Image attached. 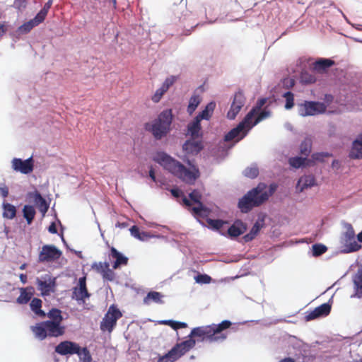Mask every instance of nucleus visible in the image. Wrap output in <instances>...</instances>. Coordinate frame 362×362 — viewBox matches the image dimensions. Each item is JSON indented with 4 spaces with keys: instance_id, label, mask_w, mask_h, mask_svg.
Here are the masks:
<instances>
[{
    "instance_id": "nucleus-35",
    "label": "nucleus",
    "mask_w": 362,
    "mask_h": 362,
    "mask_svg": "<svg viewBox=\"0 0 362 362\" xmlns=\"http://www.w3.org/2000/svg\"><path fill=\"white\" fill-rule=\"evenodd\" d=\"M262 227V224H260L259 222H256L251 228L250 231L247 234L244 235L243 239L245 240V241L250 242L259 233Z\"/></svg>"
},
{
    "instance_id": "nucleus-22",
    "label": "nucleus",
    "mask_w": 362,
    "mask_h": 362,
    "mask_svg": "<svg viewBox=\"0 0 362 362\" xmlns=\"http://www.w3.org/2000/svg\"><path fill=\"white\" fill-rule=\"evenodd\" d=\"M110 256L113 259H115V261L112 264V268L115 269H118L121 266H126L128 264V257L124 256L114 247H112L110 249Z\"/></svg>"
},
{
    "instance_id": "nucleus-40",
    "label": "nucleus",
    "mask_w": 362,
    "mask_h": 362,
    "mask_svg": "<svg viewBox=\"0 0 362 362\" xmlns=\"http://www.w3.org/2000/svg\"><path fill=\"white\" fill-rule=\"evenodd\" d=\"M52 322H57L58 323H62L63 320V317L62 315V311L57 308L51 309L47 314H46Z\"/></svg>"
},
{
    "instance_id": "nucleus-56",
    "label": "nucleus",
    "mask_w": 362,
    "mask_h": 362,
    "mask_svg": "<svg viewBox=\"0 0 362 362\" xmlns=\"http://www.w3.org/2000/svg\"><path fill=\"white\" fill-rule=\"evenodd\" d=\"M0 194L4 198H6L8 197V188L5 184L0 185Z\"/></svg>"
},
{
    "instance_id": "nucleus-6",
    "label": "nucleus",
    "mask_w": 362,
    "mask_h": 362,
    "mask_svg": "<svg viewBox=\"0 0 362 362\" xmlns=\"http://www.w3.org/2000/svg\"><path fill=\"white\" fill-rule=\"evenodd\" d=\"M196 341L192 338L175 344L167 354L160 356L157 362H174L194 347Z\"/></svg>"
},
{
    "instance_id": "nucleus-49",
    "label": "nucleus",
    "mask_w": 362,
    "mask_h": 362,
    "mask_svg": "<svg viewBox=\"0 0 362 362\" xmlns=\"http://www.w3.org/2000/svg\"><path fill=\"white\" fill-rule=\"evenodd\" d=\"M327 247L322 244H315L313 245V254L317 257L324 254L327 251Z\"/></svg>"
},
{
    "instance_id": "nucleus-11",
    "label": "nucleus",
    "mask_w": 362,
    "mask_h": 362,
    "mask_svg": "<svg viewBox=\"0 0 362 362\" xmlns=\"http://www.w3.org/2000/svg\"><path fill=\"white\" fill-rule=\"evenodd\" d=\"M327 106L320 102L305 101L299 107V114L303 117L311 116L324 113Z\"/></svg>"
},
{
    "instance_id": "nucleus-34",
    "label": "nucleus",
    "mask_w": 362,
    "mask_h": 362,
    "mask_svg": "<svg viewBox=\"0 0 362 362\" xmlns=\"http://www.w3.org/2000/svg\"><path fill=\"white\" fill-rule=\"evenodd\" d=\"M3 209V216L4 218L12 219L16 216V209L13 205L8 203H4Z\"/></svg>"
},
{
    "instance_id": "nucleus-33",
    "label": "nucleus",
    "mask_w": 362,
    "mask_h": 362,
    "mask_svg": "<svg viewBox=\"0 0 362 362\" xmlns=\"http://www.w3.org/2000/svg\"><path fill=\"white\" fill-rule=\"evenodd\" d=\"M162 298L163 295L157 291H150L144 298V303L146 305H149L152 302L156 303H162Z\"/></svg>"
},
{
    "instance_id": "nucleus-42",
    "label": "nucleus",
    "mask_w": 362,
    "mask_h": 362,
    "mask_svg": "<svg viewBox=\"0 0 362 362\" xmlns=\"http://www.w3.org/2000/svg\"><path fill=\"white\" fill-rule=\"evenodd\" d=\"M243 174L245 177L254 179L259 175V169L257 166H251L245 169Z\"/></svg>"
},
{
    "instance_id": "nucleus-7",
    "label": "nucleus",
    "mask_w": 362,
    "mask_h": 362,
    "mask_svg": "<svg viewBox=\"0 0 362 362\" xmlns=\"http://www.w3.org/2000/svg\"><path fill=\"white\" fill-rule=\"evenodd\" d=\"M122 317V313L117 307L111 305L100 322V328L103 332L111 333L117 325V320Z\"/></svg>"
},
{
    "instance_id": "nucleus-54",
    "label": "nucleus",
    "mask_w": 362,
    "mask_h": 362,
    "mask_svg": "<svg viewBox=\"0 0 362 362\" xmlns=\"http://www.w3.org/2000/svg\"><path fill=\"white\" fill-rule=\"evenodd\" d=\"M105 265H109L107 262H99L93 265V268L98 272L102 274L105 271Z\"/></svg>"
},
{
    "instance_id": "nucleus-60",
    "label": "nucleus",
    "mask_w": 362,
    "mask_h": 362,
    "mask_svg": "<svg viewBox=\"0 0 362 362\" xmlns=\"http://www.w3.org/2000/svg\"><path fill=\"white\" fill-rule=\"evenodd\" d=\"M182 202L186 206L191 207L192 206L191 202L185 196L183 197Z\"/></svg>"
},
{
    "instance_id": "nucleus-23",
    "label": "nucleus",
    "mask_w": 362,
    "mask_h": 362,
    "mask_svg": "<svg viewBox=\"0 0 362 362\" xmlns=\"http://www.w3.org/2000/svg\"><path fill=\"white\" fill-rule=\"evenodd\" d=\"M246 230V226L241 221H236L228 229V234L231 238H236L243 234Z\"/></svg>"
},
{
    "instance_id": "nucleus-20",
    "label": "nucleus",
    "mask_w": 362,
    "mask_h": 362,
    "mask_svg": "<svg viewBox=\"0 0 362 362\" xmlns=\"http://www.w3.org/2000/svg\"><path fill=\"white\" fill-rule=\"evenodd\" d=\"M28 197L33 200L42 215H45L47 213L49 209V205L38 191L35 190L34 192H29L28 194Z\"/></svg>"
},
{
    "instance_id": "nucleus-37",
    "label": "nucleus",
    "mask_w": 362,
    "mask_h": 362,
    "mask_svg": "<svg viewBox=\"0 0 362 362\" xmlns=\"http://www.w3.org/2000/svg\"><path fill=\"white\" fill-rule=\"evenodd\" d=\"M23 216L28 224H30L35 216V210L33 206L25 205L23 209Z\"/></svg>"
},
{
    "instance_id": "nucleus-43",
    "label": "nucleus",
    "mask_w": 362,
    "mask_h": 362,
    "mask_svg": "<svg viewBox=\"0 0 362 362\" xmlns=\"http://www.w3.org/2000/svg\"><path fill=\"white\" fill-rule=\"evenodd\" d=\"M130 233L132 236L134 238L144 240L146 237H147V235L145 232H140L139 228L136 226H133L130 229Z\"/></svg>"
},
{
    "instance_id": "nucleus-2",
    "label": "nucleus",
    "mask_w": 362,
    "mask_h": 362,
    "mask_svg": "<svg viewBox=\"0 0 362 362\" xmlns=\"http://www.w3.org/2000/svg\"><path fill=\"white\" fill-rule=\"evenodd\" d=\"M276 185H270L269 190L264 183H259L257 186L245 194L238 202V207L243 213H247L254 207L259 206L265 202L275 192Z\"/></svg>"
},
{
    "instance_id": "nucleus-51",
    "label": "nucleus",
    "mask_w": 362,
    "mask_h": 362,
    "mask_svg": "<svg viewBox=\"0 0 362 362\" xmlns=\"http://www.w3.org/2000/svg\"><path fill=\"white\" fill-rule=\"evenodd\" d=\"M27 0H15L13 4V7L18 11H23L27 6Z\"/></svg>"
},
{
    "instance_id": "nucleus-4",
    "label": "nucleus",
    "mask_w": 362,
    "mask_h": 362,
    "mask_svg": "<svg viewBox=\"0 0 362 362\" xmlns=\"http://www.w3.org/2000/svg\"><path fill=\"white\" fill-rule=\"evenodd\" d=\"M173 113L170 109L162 111L157 118L145 124V129L151 132L156 140L165 137L171 129Z\"/></svg>"
},
{
    "instance_id": "nucleus-39",
    "label": "nucleus",
    "mask_w": 362,
    "mask_h": 362,
    "mask_svg": "<svg viewBox=\"0 0 362 362\" xmlns=\"http://www.w3.org/2000/svg\"><path fill=\"white\" fill-rule=\"evenodd\" d=\"M201 100V98L198 95H193L190 98L189 105L187 106V112L189 115H192L195 111L198 105L200 104Z\"/></svg>"
},
{
    "instance_id": "nucleus-58",
    "label": "nucleus",
    "mask_w": 362,
    "mask_h": 362,
    "mask_svg": "<svg viewBox=\"0 0 362 362\" xmlns=\"http://www.w3.org/2000/svg\"><path fill=\"white\" fill-rule=\"evenodd\" d=\"M170 192L173 197L177 198L180 197L181 194H182V192L178 189H172L170 190Z\"/></svg>"
},
{
    "instance_id": "nucleus-28",
    "label": "nucleus",
    "mask_w": 362,
    "mask_h": 362,
    "mask_svg": "<svg viewBox=\"0 0 362 362\" xmlns=\"http://www.w3.org/2000/svg\"><path fill=\"white\" fill-rule=\"evenodd\" d=\"M353 281L355 290L354 296L362 298V267L358 269L354 276Z\"/></svg>"
},
{
    "instance_id": "nucleus-10",
    "label": "nucleus",
    "mask_w": 362,
    "mask_h": 362,
    "mask_svg": "<svg viewBox=\"0 0 362 362\" xmlns=\"http://www.w3.org/2000/svg\"><path fill=\"white\" fill-rule=\"evenodd\" d=\"M62 252L54 245H45L38 255L39 262H53L58 260Z\"/></svg>"
},
{
    "instance_id": "nucleus-61",
    "label": "nucleus",
    "mask_w": 362,
    "mask_h": 362,
    "mask_svg": "<svg viewBox=\"0 0 362 362\" xmlns=\"http://www.w3.org/2000/svg\"><path fill=\"white\" fill-rule=\"evenodd\" d=\"M19 278H20V280L23 283V284H25L27 282V279H28V277H27V275L25 274H21L19 275Z\"/></svg>"
},
{
    "instance_id": "nucleus-32",
    "label": "nucleus",
    "mask_w": 362,
    "mask_h": 362,
    "mask_svg": "<svg viewBox=\"0 0 362 362\" xmlns=\"http://www.w3.org/2000/svg\"><path fill=\"white\" fill-rule=\"evenodd\" d=\"M42 303V302L40 298H34L31 300L30 306L31 310L35 313V315H38L40 317H45L46 313L41 309Z\"/></svg>"
},
{
    "instance_id": "nucleus-50",
    "label": "nucleus",
    "mask_w": 362,
    "mask_h": 362,
    "mask_svg": "<svg viewBox=\"0 0 362 362\" xmlns=\"http://www.w3.org/2000/svg\"><path fill=\"white\" fill-rule=\"evenodd\" d=\"M78 356L83 362H90L92 361V356L86 347L81 348V354Z\"/></svg>"
},
{
    "instance_id": "nucleus-53",
    "label": "nucleus",
    "mask_w": 362,
    "mask_h": 362,
    "mask_svg": "<svg viewBox=\"0 0 362 362\" xmlns=\"http://www.w3.org/2000/svg\"><path fill=\"white\" fill-rule=\"evenodd\" d=\"M194 279L199 284H209L211 281V276L207 274H198Z\"/></svg>"
},
{
    "instance_id": "nucleus-26",
    "label": "nucleus",
    "mask_w": 362,
    "mask_h": 362,
    "mask_svg": "<svg viewBox=\"0 0 362 362\" xmlns=\"http://www.w3.org/2000/svg\"><path fill=\"white\" fill-rule=\"evenodd\" d=\"M334 64V62L332 59H320L313 64V69L318 73H323Z\"/></svg>"
},
{
    "instance_id": "nucleus-63",
    "label": "nucleus",
    "mask_w": 362,
    "mask_h": 362,
    "mask_svg": "<svg viewBox=\"0 0 362 362\" xmlns=\"http://www.w3.org/2000/svg\"><path fill=\"white\" fill-rule=\"evenodd\" d=\"M149 176L152 179L153 181L156 182L155 171H154L153 168H152L149 170Z\"/></svg>"
},
{
    "instance_id": "nucleus-1",
    "label": "nucleus",
    "mask_w": 362,
    "mask_h": 362,
    "mask_svg": "<svg viewBox=\"0 0 362 362\" xmlns=\"http://www.w3.org/2000/svg\"><path fill=\"white\" fill-rule=\"evenodd\" d=\"M153 160L175 177L187 184H194L200 176L198 168L192 165L189 160H187V163L191 166V168L187 169L180 161L165 152H158L154 156Z\"/></svg>"
},
{
    "instance_id": "nucleus-46",
    "label": "nucleus",
    "mask_w": 362,
    "mask_h": 362,
    "mask_svg": "<svg viewBox=\"0 0 362 362\" xmlns=\"http://www.w3.org/2000/svg\"><path fill=\"white\" fill-rule=\"evenodd\" d=\"M283 96L286 98L285 108L287 110L291 109L294 106L293 93L288 91L285 93Z\"/></svg>"
},
{
    "instance_id": "nucleus-16",
    "label": "nucleus",
    "mask_w": 362,
    "mask_h": 362,
    "mask_svg": "<svg viewBox=\"0 0 362 362\" xmlns=\"http://www.w3.org/2000/svg\"><path fill=\"white\" fill-rule=\"evenodd\" d=\"M245 103V98L240 91L235 93L230 106L227 113V117L230 119H234L237 115L240 112Z\"/></svg>"
},
{
    "instance_id": "nucleus-12",
    "label": "nucleus",
    "mask_w": 362,
    "mask_h": 362,
    "mask_svg": "<svg viewBox=\"0 0 362 362\" xmlns=\"http://www.w3.org/2000/svg\"><path fill=\"white\" fill-rule=\"evenodd\" d=\"M189 197L194 203L197 204V206H194L189 209V210L192 211V214L196 218H205L208 216L210 211L209 209L204 206L201 202L202 197V194L198 190L194 189L189 194Z\"/></svg>"
},
{
    "instance_id": "nucleus-57",
    "label": "nucleus",
    "mask_w": 362,
    "mask_h": 362,
    "mask_svg": "<svg viewBox=\"0 0 362 362\" xmlns=\"http://www.w3.org/2000/svg\"><path fill=\"white\" fill-rule=\"evenodd\" d=\"M48 231L50 233L54 234L57 233V226L54 222H52L48 228Z\"/></svg>"
},
{
    "instance_id": "nucleus-30",
    "label": "nucleus",
    "mask_w": 362,
    "mask_h": 362,
    "mask_svg": "<svg viewBox=\"0 0 362 362\" xmlns=\"http://www.w3.org/2000/svg\"><path fill=\"white\" fill-rule=\"evenodd\" d=\"M43 21L41 18H37V16L36 15L33 19L30 20L28 22H25L22 25L18 28V32L22 34H25L29 33L34 27L38 25Z\"/></svg>"
},
{
    "instance_id": "nucleus-41",
    "label": "nucleus",
    "mask_w": 362,
    "mask_h": 362,
    "mask_svg": "<svg viewBox=\"0 0 362 362\" xmlns=\"http://www.w3.org/2000/svg\"><path fill=\"white\" fill-rule=\"evenodd\" d=\"M312 148V139L310 138H305L300 144V151L303 156H308L311 152Z\"/></svg>"
},
{
    "instance_id": "nucleus-13",
    "label": "nucleus",
    "mask_w": 362,
    "mask_h": 362,
    "mask_svg": "<svg viewBox=\"0 0 362 362\" xmlns=\"http://www.w3.org/2000/svg\"><path fill=\"white\" fill-rule=\"evenodd\" d=\"M55 351L62 356L67 354H81V347L76 343L71 341H64L60 342L56 347Z\"/></svg>"
},
{
    "instance_id": "nucleus-55",
    "label": "nucleus",
    "mask_w": 362,
    "mask_h": 362,
    "mask_svg": "<svg viewBox=\"0 0 362 362\" xmlns=\"http://www.w3.org/2000/svg\"><path fill=\"white\" fill-rule=\"evenodd\" d=\"M269 116V112H267V111H262L259 115L257 116V117L256 118L253 125H255L257 124V123H259L260 121H262V119L268 117Z\"/></svg>"
},
{
    "instance_id": "nucleus-62",
    "label": "nucleus",
    "mask_w": 362,
    "mask_h": 362,
    "mask_svg": "<svg viewBox=\"0 0 362 362\" xmlns=\"http://www.w3.org/2000/svg\"><path fill=\"white\" fill-rule=\"evenodd\" d=\"M332 167L339 169L340 168V162L338 160H334L332 163Z\"/></svg>"
},
{
    "instance_id": "nucleus-59",
    "label": "nucleus",
    "mask_w": 362,
    "mask_h": 362,
    "mask_svg": "<svg viewBox=\"0 0 362 362\" xmlns=\"http://www.w3.org/2000/svg\"><path fill=\"white\" fill-rule=\"evenodd\" d=\"M7 31V25L6 23L0 24V36H2Z\"/></svg>"
},
{
    "instance_id": "nucleus-9",
    "label": "nucleus",
    "mask_w": 362,
    "mask_h": 362,
    "mask_svg": "<svg viewBox=\"0 0 362 362\" xmlns=\"http://www.w3.org/2000/svg\"><path fill=\"white\" fill-rule=\"evenodd\" d=\"M341 243L343 247V252L350 253L358 251L361 245L356 240L355 231L351 224H348L346 231L342 234Z\"/></svg>"
},
{
    "instance_id": "nucleus-38",
    "label": "nucleus",
    "mask_w": 362,
    "mask_h": 362,
    "mask_svg": "<svg viewBox=\"0 0 362 362\" xmlns=\"http://www.w3.org/2000/svg\"><path fill=\"white\" fill-rule=\"evenodd\" d=\"M300 82L303 84H312L315 83L316 76L308 71H303L300 76Z\"/></svg>"
},
{
    "instance_id": "nucleus-29",
    "label": "nucleus",
    "mask_w": 362,
    "mask_h": 362,
    "mask_svg": "<svg viewBox=\"0 0 362 362\" xmlns=\"http://www.w3.org/2000/svg\"><path fill=\"white\" fill-rule=\"evenodd\" d=\"M349 157L354 159L362 158V135L354 141Z\"/></svg>"
},
{
    "instance_id": "nucleus-52",
    "label": "nucleus",
    "mask_w": 362,
    "mask_h": 362,
    "mask_svg": "<svg viewBox=\"0 0 362 362\" xmlns=\"http://www.w3.org/2000/svg\"><path fill=\"white\" fill-rule=\"evenodd\" d=\"M332 155L327 152H319L315 153L312 155V158L313 160L316 161H323L325 158L330 157Z\"/></svg>"
},
{
    "instance_id": "nucleus-36",
    "label": "nucleus",
    "mask_w": 362,
    "mask_h": 362,
    "mask_svg": "<svg viewBox=\"0 0 362 362\" xmlns=\"http://www.w3.org/2000/svg\"><path fill=\"white\" fill-rule=\"evenodd\" d=\"M309 162H310V160L301 157H292L288 160L290 165L295 168H299L301 166L308 165Z\"/></svg>"
},
{
    "instance_id": "nucleus-47",
    "label": "nucleus",
    "mask_w": 362,
    "mask_h": 362,
    "mask_svg": "<svg viewBox=\"0 0 362 362\" xmlns=\"http://www.w3.org/2000/svg\"><path fill=\"white\" fill-rule=\"evenodd\" d=\"M162 324L169 325L175 330H177L178 329L181 328H185L187 327V324L182 322H177L173 320H164L162 322Z\"/></svg>"
},
{
    "instance_id": "nucleus-17",
    "label": "nucleus",
    "mask_w": 362,
    "mask_h": 362,
    "mask_svg": "<svg viewBox=\"0 0 362 362\" xmlns=\"http://www.w3.org/2000/svg\"><path fill=\"white\" fill-rule=\"evenodd\" d=\"M36 284L42 296H49L54 291L55 279L49 275H45L41 278H37Z\"/></svg>"
},
{
    "instance_id": "nucleus-27",
    "label": "nucleus",
    "mask_w": 362,
    "mask_h": 362,
    "mask_svg": "<svg viewBox=\"0 0 362 362\" xmlns=\"http://www.w3.org/2000/svg\"><path fill=\"white\" fill-rule=\"evenodd\" d=\"M315 185V178L313 175H304L299 178L297 184V188L300 189V192H303L305 189L311 187Z\"/></svg>"
},
{
    "instance_id": "nucleus-24",
    "label": "nucleus",
    "mask_w": 362,
    "mask_h": 362,
    "mask_svg": "<svg viewBox=\"0 0 362 362\" xmlns=\"http://www.w3.org/2000/svg\"><path fill=\"white\" fill-rule=\"evenodd\" d=\"M200 122L199 119L194 118V119L187 125V134L190 135L193 139L202 136Z\"/></svg>"
},
{
    "instance_id": "nucleus-3",
    "label": "nucleus",
    "mask_w": 362,
    "mask_h": 362,
    "mask_svg": "<svg viewBox=\"0 0 362 362\" xmlns=\"http://www.w3.org/2000/svg\"><path fill=\"white\" fill-rule=\"evenodd\" d=\"M232 323L229 320H223L219 324H212L206 326L198 327L192 329L189 334L190 337H199L202 341L209 342H218L224 341Z\"/></svg>"
},
{
    "instance_id": "nucleus-15",
    "label": "nucleus",
    "mask_w": 362,
    "mask_h": 362,
    "mask_svg": "<svg viewBox=\"0 0 362 362\" xmlns=\"http://www.w3.org/2000/svg\"><path fill=\"white\" fill-rule=\"evenodd\" d=\"M11 163L13 170L23 174H29L33 170L34 160L32 157L24 160L15 158L12 160Z\"/></svg>"
},
{
    "instance_id": "nucleus-14",
    "label": "nucleus",
    "mask_w": 362,
    "mask_h": 362,
    "mask_svg": "<svg viewBox=\"0 0 362 362\" xmlns=\"http://www.w3.org/2000/svg\"><path fill=\"white\" fill-rule=\"evenodd\" d=\"M90 296L86 286V276L80 277L78 279V286L73 288L72 298L77 301L84 302L86 298Z\"/></svg>"
},
{
    "instance_id": "nucleus-44",
    "label": "nucleus",
    "mask_w": 362,
    "mask_h": 362,
    "mask_svg": "<svg viewBox=\"0 0 362 362\" xmlns=\"http://www.w3.org/2000/svg\"><path fill=\"white\" fill-rule=\"evenodd\" d=\"M207 223L213 229H215L217 230H221V228L223 227V226L224 224L227 223L226 221H224L221 219H211V218H208Z\"/></svg>"
},
{
    "instance_id": "nucleus-8",
    "label": "nucleus",
    "mask_w": 362,
    "mask_h": 362,
    "mask_svg": "<svg viewBox=\"0 0 362 362\" xmlns=\"http://www.w3.org/2000/svg\"><path fill=\"white\" fill-rule=\"evenodd\" d=\"M255 113L256 109H252L247 114L243 122L239 123V124L236 127L232 129L225 135L224 140L226 141H230L233 139H236V142L240 141L245 136V133L244 132L241 136H240V133L243 132L245 127H250V124Z\"/></svg>"
},
{
    "instance_id": "nucleus-5",
    "label": "nucleus",
    "mask_w": 362,
    "mask_h": 362,
    "mask_svg": "<svg viewBox=\"0 0 362 362\" xmlns=\"http://www.w3.org/2000/svg\"><path fill=\"white\" fill-rule=\"evenodd\" d=\"M30 329L35 337L40 340H44L47 337H58L65 332V327L62 325V323L52 321L38 322L31 326Z\"/></svg>"
},
{
    "instance_id": "nucleus-19",
    "label": "nucleus",
    "mask_w": 362,
    "mask_h": 362,
    "mask_svg": "<svg viewBox=\"0 0 362 362\" xmlns=\"http://www.w3.org/2000/svg\"><path fill=\"white\" fill-rule=\"evenodd\" d=\"M178 77L175 76H170V77H168L160 88H159L154 95L152 96L151 99L154 103H158L163 95L168 91L169 88L173 85V83L177 80Z\"/></svg>"
},
{
    "instance_id": "nucleus-64",
    "label": "nucleus",
    "mask_w": 362,
    "mask_h": 362,
    "mask_svg": "<svg viewBox=\"0 0 362 362\" xmlns=\"http://www.w3.org/2000/svg\"><path fill=\"white\" fill-rule=\"evenodd\" d=\"M280 362H296L294 359L291 358H285L282 359Z\"/></svg>"
},
{
    "instance_id": "nucleus-21",
    "label": "nucleus",
    "mask_w": 362,
    "mask_h": 362,
    "mask_svg": "<svg viewBox=\"0 0 362 362\" xmlns=\"http://www.w3.org/2000/svg\"><path fill=\"white\" fill-rule=\"evenodd\" d=\"M203 148L202 141L194 139L187 140L182 145V150L187 155L194 156L198 154Z\"/></svg>"
},
{
    "instance_id": "nucleus-48",
    "label": "nucleus",
    "mask_w": 362,
    "mask_h": 362,
    "mask_svg": "<svg viewBox=\"0 0 362 362\" xmlns=\"http://www.w3.org/2000/svg\"><path fill=\"white\" fill-rule=\"evenodd\" d=\"M101 275L104 279L110 281H113L115 277V274L110 269V265H105V271Z\"/></svg>"
},
{
    "instance_id": "nucleus-18",
    "label": "nucleus",
    "mask_w": 362,
    "mask_h": 362,
    "mask_svg": "<svg viewBox=\"0 0 362 362\" xmlns=\"http://www.w3.org/2000/svg\"><path fill=\"white\" fill-rule=\"evenodd\" d=\"M331 305L328 303H323L315 308L313 310L306 313L305 319L306 321H310L320 317H325L329 314Z\"/></svg>"
},
{
    "instance_id": "nucleus-31",
    "label": "nucleus",
    "mask_w": 362,
    "mask_h": 362,
    "mask_svg": "<svg viewBox=\"0 0 362 362\" xmlns=\"http://www.w3.org/2000/svg\"><path fill=\"white\" fill-rule=\"evenodd\" d=\"M216 107V103L214 102H210L206 105L204 110H203L199 115L195 117L199 121H202V119H209L211 117V115Z\"/></svg>"
},
{
    "instance_id": "nucleus-25",
    "label": "nucleus",
    "mask_w": 362,
    "mask_h": 362,
    "mask_svg": "<svg viewBox=\"0 0 362 362\" xmlns=\"http://www.w3.org/2000/svg\"><path fill=\"white\" fill-rule=\"evenodd\" d=\"M34 288L32 286L20 288V296L17 298L16 302L18 304H27L33 296Z\"/></svg>"
},
{
    "instance_id": "nucleus-45",
    "label": "nucleus",
    "mask_w": 362,
    "mask_h": 362,
    "mask_svg": "<svg viewBox=\"0 0 362 362\" xmlns=\"http://www.w3.org/2000/svg\"><path fill=\"white\" fill-rule=\"evenodd\" d=\"M52 4V0H49L45 5L44 7L37 13V18H41L43 21H45L48 11L51 8Z\"/></svg>"
}]
</instances>
